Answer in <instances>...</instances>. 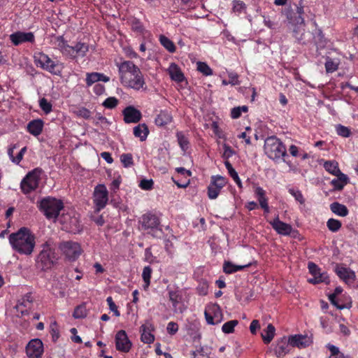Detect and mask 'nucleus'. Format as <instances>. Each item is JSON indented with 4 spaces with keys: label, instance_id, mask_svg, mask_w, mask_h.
<instances>
[{
    "label": "nucleus",
    "instance_id": "f257e3e1",
    "mask_svg": "<svg viewBox=\"0 0 358 358\" xmlns=\"http://www.w3.org/2000/svg\"><path fill=\"white\" fill-rule=\"evenodd\" d=\"M8 238L14 252L25 256H30L34 252L36 236L29 228L22 227L9 234Z\"/></svg>",
    "mask_w": 358,
    "mask_h": 358
},
{
    "label": "nucleus",
    "instance_id": "f03ea898",
    "mask_svg": "<svg viewBox=\"0 0 358 358\" xmlns=\"http://www.w3.org/2000/svg\"><path fill=\"white\" fill-rule=\"evenodd\" d=\"M121 83L136 90L143 89L145 81L140 69L131 61H124L118 65Z\"/></svg>",
    "mask_w": 358,
    "mask_h": 358
},
{
    "label": "nucleus",
    "instance_id": "7ed1b4c3",
    "mask_svg": "<svg viewBox=\"0 0 358 358\" xmlns=\"http://www.w3.org/2000/svg\"><path fill=\"white\" fill-rule=\"evenodd\" d=\"M52 41L64 56L73 59L85 57L90 48L87 43L81 41L70 45L62 36H55Z\"/></svg>",
    "mask_w": 358,
    "mask_h": 358
},
{
    "label": "nucleus",
    "instance_id": "20e7f679",
    "mask_svg": "<svg viewBox=\"0 0 358 358\" xmlns=\"http://www.w3.org/2000/svg\"><path fill=\"white\" fill-rule=\"evenodd\" d=\"M41 250L36 257V264L38 268L45 271L50 269L58 261L59 256L56 252V245L49 239L43 243Z\"/></svg>",
    "mask_w": 358,
    "mask_h": 358
},
{
    "label": "nucleus",
    "instance_id": "39448f33",
    "mask_svg": "<svg viewBox=\"0 0 358 358\" xmlns=\"http://www.w3.org/2000/svg\"><path fill=\"white\" fill-rule=\"evenodd\" d=\"M264 152L273 160H278L287 156L285 146L275 136H270L265 140Z\"/></svg>",
    "mask_w": 358,
    "mask_h": 358
},
{
    "label": "nucleus",
    "instance_id": "423d86ee",
    "mask_svg": "<svg viewBox=\"0 0 358 358\" xmlns=\"http://www.w3.org/2000/svg\"><path fill=\"white\" fill-rule=\"evenodd\" d=\"M39 209L48 219H56L64 208L63 202L60 199L47 196L41 200Z\"/></svg>",
    "mask_w": 358,
    "mask_h": 358
},
{
    "label": "nucleus",
    "instance_id": "0eeeda50",
    "mask_svg": "<svg viewBox=\"0 0 358 358\" xmlns=\"http://www.w3.org/2000/svg\"><path fill=\"white\" fill-rule=\"evenodd\" d=\"M42 172L39 168L34 169L22 180L20 189L24 194H29L38 187Z\"/></svg>",
    "mask_w": 358,
    "mask_h": 358
},
{
    "label": "nucleus",
    "instance_id": "6e6552de",
    "mask_svg": "<svg viewBox=\"0 0 358 358\" xmlns=\"http://www.w3.org/2000/svg\"><path fill=\"white\" fill-rule=\"evenodd\" d=\"M141 227L143 230L151 234L154 237H158L162 233L159 227L160 221L159 218L152 213H146L142 215L139 220Z\"/></svg>",
    "mask_w": 358,
    "mask_h": 358
},
{
    "label": "nucleus",
    "instance_id": "1a4fd4ad",
    "mask_svg": "<svg viewBox=\"0 0 358 358\" xmlns=\"http://www.w3.org/2000/svg\"><path fill=\"white\" fill-rule=\"evenodd\" d=\"M58 248L65 258L71 262L77 259L82 252L80 244L72 241H62Z\"/></svg>",
    "mask_w": 358,
    "mask_h": 358
},
{
    "label": "nucleus",
    "instance_id": "9d476101",
    "mask_svg": "<svg viewBox=\"0 0 358 358\" xmlns=\"http://www.w3.org/2000/svg\"><path fill=\"white\" fill-rule=\"evenodd\" d=\"M34 62L37 66L52 74L59 75L61 73V69H58L59 64L43 52H37L34 55Z\"/></svg>",
    "mask_w": 358,
    "mask_h": 358
},
{
    "label": "nucleus",
    "instance_id": "9b49d317",
    "mask_svg": "<svg viewBox=\"0 0 358 358\" xmlns=\"http://www.w3.org/2000/svg\"><path fill=\"white\" fill-rule=\"evenodd\" d=\"M169 299L172 303L173 310L176 313H182L187 308L182 299V292L178 288L167 287Z\"/></svg>",
    "mask_w": 358,
    "mask_h": 358
},
{
    "label": "nucleus",
    "instance_id": "f8f14e48",
    "mask_svg": "<svg viewBox=\"0 0 358 358\" xmlns=\"http://www.w3.org/2000/svg\"><path fill=\"white\" fill-rule=\"evenodd\" d=\"M108 192L104 185H98L94 188L93 200L95 210L99 212L104 208L108 201Z\"/></svg>",
    "mask_w": 358,
    "mask_h": 358
},
{
    "label": "nucleus",
    "instance_id": "ddd939ff",
    "mask_svg": "<svg viewBox=\"0 0 358 358\" xmlns=\"http://www.w3.org/2000/svg\"><path fill=\"white\" fill-rule=\"evenodd\" d=\"M206 322L210 325H216L223 320V314L217 304L208 305L204 311Z\"/></svg>",
    "mask_w": 358,
    "mask_h": 358
},
{
    "label": "nucleus",
    "instance_id": "4468645a",
    "mask_svg": "<svg viewBox=\"0 0 358 358\" xmlns=\"http://www.w3.org/2000/svg\"><path fill=\"white\" fill-rule=\"evenodd\" d=\"M308 268L310 273L313 275L312 278L308 280V282L312 284H318L324 282L326 284L329 283V275L327 272L322 271L321 268L318 267L317 264L313 262H309Z\"/></svg>",
    "mask_w": 358,
    "mask_h": 358
},
{
    "label": "nucleus",
    "instance_id": "2eb2a0df",
    "mask_svg": "<svg viewBox=\"0 0 358 358\" xmlns=\"http://www.w3.org/2000/svg\"><path fill=\"white\" fill-rule=\"evenodd\" d=\"M226 184L227 180L225 178L221 176H213L208 187V196L209 199H215Z\"/></svg>",
    "mask_w": 358,
    "mask_h": 358
},
{
    "label": "nucleus",
    "instance_id": "dca6fc26",
    "mask_svg": "<svg viewBox=\"0 0 358 358\" xmlns=\"http://www.w3.org/2000/svg\"><path fill=\"white\" fill-rule=\"evenodd\" d=\"M9 39L13 45L17 46L24 43H33L35 41V36L33 32H24L17 31L9 36Z\"/></svg>",
    "mask_w": 358,
    "mask_h": 358
},
{
    "label": "nucleus",
    "instance_id": "f3484780",
    "mask_svg": "<svg viewBox=\"0 0 358 358\" xmlns=\"http://www.w3.org/2000/svg\"><path fill=\"white\" fill-rule=\"evenodd\" d=\"M25 350L29 358H39L43 352V342L38 338L31 339L27 343Z\"/></svg>",
    "mask_w": 358,
    "mask_h": 358
},
{
    "label": "nucleus",
    "instance_id": "a211bd4d",
    "mask_svg": "<svg viewBox=\"0 0 358 358\" xmlns=\"http://www.w3.org/2000/svg\"><path fill=\"white\" fill-rule=\"evenodd\" d=\"M115 341L116 349L122 352H128L132 345L126 331L124 330H120L117 332Z\"/></svg>",
    "mask_w": 358,
    "mask_h": 358
},
{
    "label": "nucleus",
    "instance_id": "6ab92c4d",
    "mask_svg": "<svg viewBox=\"0 0 358 358\" xmlns=\"http://www.w3.org/2000/svg\"><path fill=\"white\" fill-rule=\"evenodd\" d=\"M289 343L292 347L305 348L312 344L313 337L308 334H295L289 336Z\"/></svg>",
    "mask_w": 358,
    "mask_h": 358
},
{
    "label": "nucleus",
    "instance_id": "aec40b11",
    "mask_svg": "<svg viewBox=\"0 0 358 358\" xmlns=\"http://www.w3.org/2000/svg\"><path fill=\"white\" fill-rule=\"evenodd\" d=\"M269 224L278 234L289 236L292 233V227L289 224L280 221L278 216L272 221H270Z\"/></svg>",
    "mask_w": 358,
    "mask_h": 358
},
{
    "label": "nucleus",
    "instance_id": "412c9836",
    "mask_svg": "<svg viewBox=\"0 0 358 358\" xmlns=\"http://www.w3.org/2000/svg\"><path fill=\"white\" fill-rule=\"evenodd\" d=\"M63 220H64L62 222L66 224V229L69 230L70 232L76 234L81 231L82 226L77 216H64L63 217Z\"/></svg>",
    "mask_w": 358,
    "mask_h": 358
},
{
    "label": "nucleus",
    "instance_id": "4be33fe9",
    "mask_svg": "<svg viewBox=\"0 0 358 358\" xmlns=\"http://www.w3.org/2000/svg\"><path fill=\"white\" fill-rule=\"evenodd\" d=\"M124 120L126 123H136L141 118V113L134 106H127L123 110Z\"/></svg>",
    "mask_w": 358,
    "mask_h": 358
},
{
    "label": "nucleus",
    "instance_id": "5701e85b",
    "mask_svg": "<svg viewBox=\"0 0 358 358\" xmlns=\"http://www.w3.org/2000/svg\"><path fill=\"white\" fill-rule=\"evenodd\" d=\"M291 347L292 345L291 343H289V337L287 338L286 337H283L278 341L274 350L275 354L278 357H284L290 351Z\"/></svg>",
    "mask_w": 358,
    "mask_h": 358
},
{
    "label": "nucleus",
    "instance_id": "b1692460",
    "mask_svg": "<svg viewBox=\"0 0 358 358\" xmlns=\"http://www.w3.org/2000/svg\"><path fill=\"white\" fill-rule=\"evenodd\" d=\"M338 276L348 284H352L355 278V273L352 270L337 266L335 270Z\"/></svg>",
    "mask_w": 358,
    "mask_h": 358
},
{
    "label": "nucleus",
    "instance_id": "393cba45",
    "mask_svg": "<svg viewBox=\"0 0 358 358\" xmlns=\"http://www.w3.org/2000/svg\"><path fill=\"white\" fill-rule=\"evenodd\" d=\"M33 298L31 293H27L22 299L18 300L15 308L17 312H20L22 315L27 312V308H29L31 303H32Z\"/></svg>",
    "mask_w": 358,
    "mask_h": 358
},
{
    "label": "nucleus",
    "instance_id": "a878e982",
    "mask_svg": "<svg viewBox=\"0 0 358 358\" xmlns=\"http://www.w3.org/2000/svg\"><path fill=\"white\" fill-rule=\"evenodd\" d=\"M43 121L41 119L33 120L30 121L27 126L29 133L34 136H39L43 129Z\"/></svg>",
    "mask_w": 358,
    "mask_h": 358
},
{
    "label": "nucleus",
    "instance_id": "bb28decb",
    "mask_svg": "<svg viewBox=\"0 0 358 358\" xmlns=\"http://www.w3.org/2000/svg\"><path fill=\"white\" fill-rule=\"evenodd\" d=\"M169 74L172 80L181 83L185 80V76L179 66L175 63H171L168 69Z\"/></svg>",
    "mask_w": 358,
    "mask_h": 358
},
{
    "label": "nucleus",
    "instance_id": "cd10ccee",
    "mask_svg": "<svg viewBox=\"0 0 358 358\" xmlns=\"http://www.w3.org/2000/svg\"><path fill=\"white\" fill-rule=\"evenodd\" d=\"M151 324L147 323L145 324H143L141 327V341L144 343H152L154 340L155 337L154 335L150 332L151 330Z\"/></svg>",
    "mask_w": 358,
    "mask_h": 358
},
{
    "label": "nucleus",
    "instance_id": "c85d7f7f",
    "mask_svg": "<svg viewBox=\"0 0 358 358\" xmlns=\"http://www.w3.org/2000/svg\"><path fill=\"white\" fill-rule=\"evenodd\" d=\"M336 176V178L331 180V184L336 190H341L349 182V178L342 172Z\"/></svg>",
    "mask_w": 358,
    "mask_h": 358
},
{
    "label": "nucleus",
    "instance_id": "c756f323",
    "mask_svg": "<svg viewBox=\"0 0 358 358\" xmlns=\"http://www.w3.org/2000/svg\"><path fill=\"white\" fill-rule=\"evenodd\" d=\"M172 121V116L167 110H162L155 117V122L157 126L163 127Z\"/></svg>",
    "mask_w": 358,
    "mask_h": 358
},
{
    "label": "nucleus",
    "instance_id": "7c9ffc66",
    "mask_svg": "<svg viewBox=\"0 0 358 358\" xmlns=\"http://www.w3.org/2000/svg\"><path fill=\"white\" fill-rule=\"evenodd\" d=\"M250 264L245 265H236L231 262L225 261L223 264V271L227 274H231L236 271H241L245 268H248Z\"/></svg>",
    "mask_w": 358,
    "mask_h": 358
},
{
    "label": "nucleus",
    "instance_id": "2f4dec72",
    "mask_svg": "<svg viewBox=\"0 0 358 358\" xmlns=\"http://www.w3.org/2000/svg\"><path fill=\"white\" fill-rule=\"evenodd\" d=\"M330 209L332 213L341 217H345L349 213V210L345 205L336 201L330 204Z\"/></svg>",
    "mask_w": 358,
    "mask_h": 358
},
{
    "label": "nucleus",
    "instance_id": "473e14b6",
    "mask_svg": "<svg viewBox=\"0 0 358 358\" xmlns=\"http://www.w3.org/2000/svg\"><path fill=\"white\" fill-rule=\"evenodd\" d=\"M149 134V130L145 124H139L134 128V135L139 138L141 141H144Z\"/></svg>",
    "mask_w": 358,
    "mask_h": 358
},
{
    "label": "nucleus",
    "instance_id": "72a5a7b5",
    "mask_svg": "<svg viewBox=\"0 0 358 358\" xmlns=\"http://www.w3.org/2000/svg\"><path fill=\"white\" fill-rule=\"evenodd\" d=\"M340 63L341 61L338 58H331L330 57H327L324 64L327 73H330L336 71L338 69Z\"/></svg>",
    "mask_w": 358,
    "mask_h": 358
},
{
    "label": "nucleus",
    "instance_id": "f704fd0d",
    "mask_svg": "<svg viewBox=\"0 0 358 358\" xmlns=\"http://www.w3.org/2000/svg\"><path fill=\"white\" fill-rule=\"evenodd\" d=\"M211 349L208 346H200L192 352V358H210Z\"/></svg>",
    "mask_w": 358,
    "mask_h": 358
},
{
    "label": "nucleus",
    "instance_id": "c9c22d12",
    "mask_svg": "<svg viewBox=\"0 0 358 358\" xmlns=\"http://www.w3.org/2000/svg\"><path fill=\"white\" fill-rule=\"evenodd\" d=\"M275 332V329L274 326L271 324H268L266 329H264V332L262 334V339L266 344H268L271 342L274 338Z\"/></svg>",
    "mask_w": 358,
    "mask_h": 358
},
{
    "label": "nucleus",
    "instance_id": "e433bc0d",
    "mask_svg": "<svg viewBox=\"0 0 358 358\" xmlns=\"http://www.w3.org/2000/svg\"><path fill=\"white\" fill-rule=\"evenodd\" d=\"M324 168L329 173L336 176L341 173L338 167V164L336 161H327L324 163Z\"/></svg>",
    "mask_w": 358,
    "mask_h": 358
},
{
    "label": "nucleus",
    "instance_id": "4c0bfd02",
    "mask_svg": "<svg viewBox=\"0 0 358 358\" xmlns=\"http://www.w3.org/2000/svg\"><path fill=\"white\" fill-rule=\"evenodd\" d=\"M224 165L226 169L228 171L229 174L230 176L234 179V182L236 183V185L242 188V182L241 179L238 177V175L237 172L235 171V169L233 168L231 163L228 161H226L224 162Z\"/></svg>",
    "mask_w": 358,
    "mask_h": 358
},
{
    "label": "nucleus",
    "instance_id": "58836bf2",
    "mask_svg": "<svg viewBox=\"0 0 358 358\" xmlns=\"http://www.w3.org/2000/svg\"><path fill=\"white\" fill-rule=\"evenodd\" d=\"M176 137L180 148L182 149V151L186 152L189 148V144L187 138L181 131H178L176 133Z\"/></svg>",
    "mask_w": 358,
    "mask_h": 358
},
{
    "label": "nucleus",
    "instance_id": "ea45409f",
    "mask_svg": "<svg viewBox=\"0 0 358 358\" xmlns=\"http://www.w3.org/2000/svg\"><path fill=\"white\" fill-rule=\"evenodd\" d=\"M160 43L170 52H174L176 50V46L174 43L166 36L160 35L159 36Z\"/></svg>",
    "mask_w": 358,
    "mask_h": 358
},
{
    "label": "nucleus",
    "instance_id": "a19ab883",
    "mask_svg": "<svg viewBox=\"0 0 358 358\" xmlns=\"http://www.w3.org/2000/svg\"><path fill=\"white\" fill-rule=\"evenodd\" d=\"M246 10L245 3L240 0H234L232 1V10L236 15H240L241 13L245 12Z\"/></svg>",
    "mask_w": 358,
    "mask_h": 358
},
{
    "label": "nucleus",
    "instance_id": "79ce46f5",
    "mask_svg": "<svg viewBox=\"0 0 358 358\" xmlns=\"http://www.w3.org/2000/svg\"><path fill=\"white\" fill-rule=\"evenodd\" d=\"M152 275V268L150 266H145L142 273V278L144 281V289H147L150 284V278Z\"/></svg>",
    "mask_w": 358,
    "mask_h": 358
},
{
    "label": "nucleus",
    "instance_id": "37998d69",
    "mask_svg": "<svg viewBox=\"0 0 358 358\" xmlns=\"http://www.w3.org/2000/svg\"><path fill=\"white\" fill-rule=\"evenodd\" d=\"M39 107L44 112L45 114L48 115L52 110V105L45 98H42L38 101Z\"/></svg>",
    "mask_w": 358,
    "mask_h": 358
},
{
    "label": "nucleus",
    "instance_id": "c03bdc74",
    "mask_svg": "<svg viewBox=\"0 0 358 358\" xmlns=\"http://www.w3.org/2000/svg\"><path fill=\"white\" fill-rule=\"evenodd\" d=\"M238 324V320H234L225 322L222 327V331L224 334H231L234 332V328Z\"/></svg>",
    "mask_w": 358,
    "mask_h": 358
},
{
    "label": "nucleus",
    "instance_id": "a18cd8bd",
    "mask_svg": "<svg viewBox=\"0 0 358 358\" xmlns=\"http://www.w3.org/2000/svg\"><path fill=\"white\" fill-rule=\"evenodd\" d=\"M197 70L204 76H211L213 74V70L205 62H198L196 63Z\"/></svg>",
    "mask_w": 358,
    "mask_h": 358
},
{
    "label": "nucleus",
    "instance_id": "49530a36",
    "mask_svg": "<svg viewBox=\"0 0 358 358\" xmlns=\"http://www.w3.org/2000/svg\"><path fill=\"white\" fill-rule=\"evenodd\" d=\"M341 225L342 224L339 220L334 218L329 219L327 222L328 229L332 232L338 231L341 229Z\"/></svg>",
    "mask_w": 358,
    "mask_h": 358
},
{
    "label": "nucleus",
    "instance_id": "de8ad7c7",
    "mask_svg": "<svg viewBox=\"0 0 358 358\" xmlns=\"http://www.w3.org/2000/svg\"><path fill=\"white\" fill-rule=\"evenodd\" d=\"M120 161L124 167L129 168L134 164L132 155L130 153L122 154L120 156Z\"/></svg>",
    "mask_w": 358,
    "mask_h": 358
},
{
    "label": "nucleus",
    "instance_id": "09e8293b",
    "mask_svg": "<svg viewBox=\"0 0 358 358\" xmlns=\"http://www.w3.org/2000/svg\"><path fill=\"white\" fill-rule=\"evenodd\" d=\"M336 131L338 136L342 137L348 138L350 136L351 132L348 127H345L342 124H337L336 126Z\"/></svg>",
    "mask_w": 358,
    "mask_h": 358
},
{
    "label": "nucleus",
    "instance_id": "8fccbe9b",
    "mask_svg": "<svg viewBox=\"0 0 358 358\" xmlns=\"http://www.w3.org/2000/svg\"><path fill=\"white\" fill-rule=\"evenodd\" d=\"M87 315V309L84 305L77 306L73 312V316L76 319L83 318Z\"/></svg>",
    "mask_w": 358,
    "mask_h": 358
},
{
    "label": "nucleus",
    "instance_id": "3c124183",
    "mask_svg": "<svg viewBox=\"0 0 358 358\" xmlns=\"http://www.w3.org/2000/svg\"><path fill=\"white\" fill-rule=\"evenodd\" d=\"M74 113L80 117L84 119H89L91 116V112L85 107H79L74 110Z\"/></svg>",
    "mask_w": 358,
    "mask_h": 358
},
{
    "label": "nucleus",
    "instance_id": "603ef678",
    "mask_svg": "<svg viewBox=\"0 0 358 358\" xmlns=\"http://www.w3.org/2000/svg\"><path fill=\"white\" fill-rule=\"evenodd\" d=\"M85 81L88 87L92 85L96 82H99L98 72L87 73Z\"/></svg>",
    "mask_w": 358,
    "mask_h": 358
},
{
    "label": "nucleus",
    "instance_id": "864d4df0",
    "mask_svg": "<svg viewBox=\"0 0 358 358\" xmlns=\"http://www.w3.org/2000/svg\"><path fill=\"white\" fill-rule=\"evenodd\" d=\"M289 194L294 197L295 200L301 204L303 203L305 200L302 193L299 189L291 188L289 189Z\"/></svg>",
    "mask_w": 358,
    "mask_h": 358
},
{
    "label": "nucleus",
    "instance_id": "5fc2aeb1",
    "mask_svg": "<svg viewBox=\"0 0 358 358\" xmlns=\"http://www.w3.org/2000/svg\"><path fill=\"white\" fill-rule=\"evenodd\" d=\"M118 103V100L114 97L110 96L107 98L103 103V106L106 108H114Z\"/></svg>",
    "mask_w": 358,
    "mask_h": 358
},
{
    "label": "nucleus",
    "instance_id": "6e6d98bb",
    "mask_svg": "<svg viewBox=\"0 0 358 358\" xmlns=\"http://www.w3.org/2000/svg\"><path fill=\"white\" fill-rule=\"evenodd\" d=\"M153 183L152 179H143L139 183V187L143 190H150L152 189Z\"/></svg>",
    "mask_w": 358,
    "mask_h": 358
},
{
    "label": "nucleus",
    "instance_id": "4d7b16f0",
    "mask_svg": "<svg viewBox=\"0 0 358 358\" xmlns=\"http://www.w3.org/2000/svg\"><path fill=\"white\" fill-rule=\"evenodd\" d=\"M106 302L108 305L109 309L114 313V315L117 317H119L120 315V312L117 310V307L114 303L113 299L111 296H108L106 299Z\"/></svg>",
    "mask_w": 358,
    "mask_h": 358
},
{
    "label": "nucleus",
    "instance_id": "13d9d810",
    "mask_svg": "<svg viewBox=\"0 0 358 358\" xmlns=\"http://www.w3.org/2000/svg\"><path fill=\"white\" fill-rule=\"evenodd\" d=\"M328 349L329 350L331 355L329 357H336L341 355V357H345L342 352L339 351L338 348L334 345L329 344L327 345Z\"/></svg>",
    "mask_w": 358,
    "mask_h": 358
},
{
    "label": "nucleus",
    "instance_id": "bf43d9fd",
    "mask_svg": "<svg viewBox=\"0 0 358 358\" xmlns=\"http://www.w3.org/2000/svg\"><path fill=\"white\" fill-rule=\"evenodd\" d=\"M320 325L326 333L329 334L332 331L331 327L329 324V320L327 317H321L320 318Z\"/></svg>",
    "mask_w": 358,
    "mask_h": 358
},
{
    "label": "nucleus",
    "instance_id": "052dcab7",
    "mask_svg": "<svg viewBox=\"0 0 358 358\" xmlns=\"http://www.w3.org/2000/svg\"><path fill=\"white\" fill-rule=\"evenodd\" d=\"M166 330L170 335H174L178 331V325L176 322H170L167 324Z\"/></svg>",
    "mask_w": 358,
    "mask_h": 358
},
{
    "label": "nucleus",
    "instance_id": "680f3d73",
    "mask_svg": "<svg viewBox=\"0 0 358 358\" xmlns=\"http://www.w3.org/2000/svg\"><path fill=\"white\" fill-rule=\"evenodd\" d=\"M229 83L232 85H239L238 76L237 73L234 72H229L228 73Z\"/></svg>",
    "mask_w": 358,
    "mask_h": 358
},
{
    "label": "nucleus",
    "instance_id": "e2e57ef3",
    "mask_svg": "<svg viewBox=\"0 0 358 358\" xmlns=\"http://www.w3.org/2000/svg\"><path fill=\"white\" fill-rule=\"evenodd\" d=\"M121 182H122V179H121L120 176H117V177L116 178L113 179V180L110 183V189L112 191H113L114 192H115L119 189Z\"/></svg>",
    "mask_w": 358,
    "mask_h": 358
},
{
    "label": "nucleus",
    "instance_id": "0e129e2a",
    "mask_svg": "<svg viewBox=\"0 0 358 358\" xmlns=\"http://www.w3.org/2000/svg\"><path fill=\"white\" fill-rule=\"evenodd\" d=\"M26 151H27V148L26 147L22 148L20 150V152L17 153V155L15 157V159H13V162L16 164H19L20 163V162L22 161L23 156H24V153L26 152Z\"/></svg>",
    "mask_w": 358,
    "mask_h": 358
},
{
    "label": "nucleus",
    "instance_id": "69168bd1",
    "mask_svg": "<svg viewBox=\"0 0 358 358\" xmlns=\"http://www.w3.org/2000/svg\"><path fill=\"white\" fill-rule=\"evenodd\" d=\"M260 329V324L258 320H254L250 325V331L252 334H256L257 331Z\"/></svg>",
    "mask_w": 358,
    "mask_h": 358
},
{
    "label": "nucleus",
    "instance_id": "338daca9",
    "mask_svg": "<svg viewBox=\"0 0 358 358\" xmlns=\"http://www.w3.org/2000/svg\"><path fill=\"white\" fill-rule=\"evenodd\" d=\"M93 91L96 95H101L105 92V87L103 85L96 84L93 87Z\"/></svg>",
    "mask_w": 358,
    "mask_h": 358
},
{
    "label": "nucleus",
    "instance_id": "774afa93",
    "mask_svg": "<svg viewBox=\"0 0 358 358\" xmlns=\"http://www.w3.org/2000/svg\"><path fill=\"white\" fill-rule=\"evenodd\" d=\"M101 157L108 164H112L113 162V159L110 153L108 152H101Z\"/></svg>",
    "mask_w": 358,
    "mask_h": 358
}]
</instances>
